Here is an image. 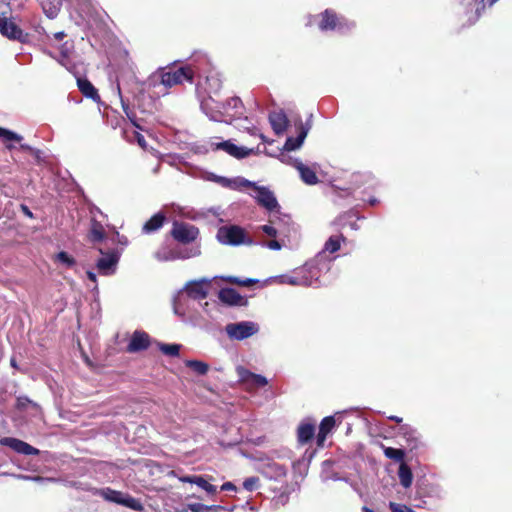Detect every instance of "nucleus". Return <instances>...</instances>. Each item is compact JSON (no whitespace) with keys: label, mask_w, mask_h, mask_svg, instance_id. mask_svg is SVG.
Instances as JSON below:
<instances>
[{"label":"nucleus","mask_w":512,"mask_h":512,"mask_svg":"<svg viewBox=\"0 0 512 512\" xmlns=\"http://www.w3.org/2000/svg\"><path fill=\"white\" fill-rule=\"evenodd\" d=\"M260 330L259 325L253 321H240L229 323L225 326V332L231 340L242 341L254 336Z\"/></svg>","instance_id":"0eeeda50"},{"label":"nucleus","mask_w":512,"mask_h":512,"mask_svg":"<svg viewBox=\"0 0 512 512\" xmlns=\"http://www.w3.org/2000/svg\"><path fill=\"white\" fill-rule=\"evenodd\" d=\"M198 478H199V476H197V475H188V476L180 477L179 480L181 482H184V483H191V484H195L196 485L197 484V480L196 479H198Z\"/></svg>","instance_id":"603ef678"},{"label":"nucleus","mask_w":512,"mask_h":512,"mask_svg":"<svg viewBox=\"0 0 512 512\" xmlns=\"http://www.w3.org/2000/svg\"><path fill=\"white\" fill-rule=\"evenodd\" d=\"M185 365L198 375H205L209 370L208 364L199 360H187Z\"/></svg>","instance_id":"e433bc0d"},{"label":"nucleus","mask_w":512,"mask_h":512,"mask_svg":"<svg viewBox=\"0 0 512 512\" xmlns=\"http://www.w3.org/2000/svg\"><path fill=\"white\" fill-rule=\"evenodd\" d=\"M315 426L310 422H302L298 427V441L302 444L310 441L314 435Z\"/></svg>","instance_id":"7c9ffc66"},{"label":"nucleus","mask_w":512,"mask_h":512,"mask_svg":"<svg viewBox=\"0 0 512 512\" xmlns=\"http://www.w3.org/2000/svg\"><path fill=\"white\" fill-rule=\"evenodd\" d=\"M345 238L342 235H332L328 238V240L325 242L324 249L320 252L324 255V259L321 263L324 261H328L326 258V252L329 253H335L340 249L341 242H344ZM329 262L331 263V259H329Z\"/></svg>","instance_id":"a878e982"},{"label":"nucleus","mask_w":512,"mask_h":512,"mask_svg":"<svg viewBox=\"0 0 512 512\" xmlns=\"http://www.w3.org/2000/svg\"><path fill=\"white\" fill-rule=\"evenodd\" d=\"M187 508L191 512H209L210 510H219V509H221L220 506H215V505L207 506V505H204V504H201V503H189L187 505Z\"/></svg>","instance_id":"ea45409f"},{"label":"nucleus","mask_w":512,"mask_h":512,"mask_svg":"<svg viewBox=\"0 0 512 512\" xmlns=\"http://www.w3.org/2000/svg\"><path fill=\"white\" fill-rule=\"evenodd\" d=\"M72 53L73 45L65 42L60 48V56L57 61L70 73L77 75L79 73L78 64L72 59Z\"/></svg>","instance_id":"f3484780"},{"label":"nucleus","mask_w":512,"mask_h":512,"mask_svg":"<svg viewBox=\"0 0 512 512\" xmlns=\"http://www.w3.org/2000/svg\"><path fill=\"white\" fill-rule=\"evenodd\" d=\"M206 78V90L209 95L217 94L222 88V80L220 76L215 72H210L205 76Z\"/></svg>","instance_id":"c756f323"},{"label":"nucleus","mask_w":512,"mask_h":512,"mask_svg":"<svg viewBox=\"0 0 512 512\" xmlns=\"http://www.w3.org/2000/svg\"><path fill=\"white\" fill-rule=\"evenodd\" d=\"M210 146L212 150H222L236 159L246 158L252 154L258 153L259 151L258 148L255 150L253 148H247L245 146H238L234 144L231 140H226L217 143L212 142Z\"/></svg>","instance_id":"1a4fd4ad"},{"label":"nucleus","mask_w":512,"mask_h":512,"mask_svg":"<svg viewBox=\"0 0 512 512\" xmlns=\"http://www.w3.org/2000/svg\"><path fill=\"white\" fill-rule=\"evenodd\" d=\"M197 480V486L206 491L208 494L214 495L217 492V487L215 485H212L208 483V481L202 477L199 476Z\"/></svg>","instance_id":"a19ab883"},{"label":"nucleus","mask_w":512,"mask_h":512,"mask_svg":"<svg viewBox=\"0 0 512 512\" xmlns=\"http://www.w3.org/2000/svg\"><path fill=\"white\" fill-rule=\"evenodd\" d=\"M217 239L221 244L230 246L253 245L252 238L240 226L226 225L222 226L217 231Z\"/></svg>","instance_id":"7ed1b4c3"},{"label":"nucleus","mask_w":512,"mask_h":512,"mask_svg":"<svg viewBox=\"0 0 512 512\" xmlns=\"http://www.w3.org/2000/svg\"><path fill=\"white\" fill-rule=\"evenodd\" d=\"M87 276H88V278H89L92 282L96 283V274H95V273H93V272H91V271H88V272H87Z\"/></svg>","instance_id":"680f3d73"},{"label":"nucleus","mask_w":512,"mask_h":512,"mask_svg":"<svg viewBox=\"0 0 512 512\" xmlns=\"http://www.w3.org/2000/svg\"><path fill=\"white\" fill-rule=\"evenodd\" d=\"M277 282L280 284H288L292 286H300L299 278L297 275V269L293 270L290 274L280 275L277 278Z\"/></svg>","instance_id":"4c0bfd02"},{"label":"nucleus","mask_w":512,"mask_h":512,"mask_svg":"<svg viewBox=\"0 0 512 512\" xmlns=\"http://www.w3.org/2000/svg\"><path fill=\"white\" fill-rule=\"evenodd\" d=\"M0 32L10 39H18L22 35L21 29L8 19H0Z\"/></svg>","instance_id":"b1692460"},{"label":"nucleus","mask_w":512,"mask_h":512,"mask_svg":"<svg viewBox=\"0 0 512 512\" xmlns=\"http://www.w3.org/2000/svg\"><path fill=\"white\" fill-rule=\"evenodd\" d=\"M282 162L292 165L297 169L302 181L308 185H315L318 183L319 179L315 173V171L305 164L302 163L299 159H293L291 157H287L282 155Z\"/></svg>","instance_id":"2eb2a0df"},{"label":"nucleus","mask_w":512,"mask_h":512,"mask_svg":"<svg viewBox=\"0 0 512 512\" xmlns=\"http://www.w3.org/2000/svg\"><path fill=\"white\" fill-rule=\"evenodd\" d=\"M0 445L7 446L11 448L13 451L23 455H38L40 453V451L37 448L31 446L27 442H24L14 437L1 438Z\"/></svg>","instance_id":"dca6fc26"},{"label":"nucleus","mask_w":512,"mask_h":512,"mask_svg":"<svg viewBox=\"0 0 512 512\" xmlns=\"http://www.w3.org/2000/svg\"><path fill=\"white\" fill-rule=\"evenodd\" d=\"M14 477L16 479H20V480H31V478H32V476L24 475V474H17V475H14Z\"/></svg>","instance_id":"13d9d810"},{"label":"nucleus","mask_w":512,"mask_h":512,"mask_svg":"<svg viewBox=\"0 0 512 512\" xmlns=\"http://www.w3.org/2000/svg\"><path fill=\"white\" fill-rule=\"evenodd\" d=\"M22 210L28 217H32V213L27 206H22Z\"/></svg>","instance_id":"0e129e2a"},{"label":"nucleus","mask_w":512,"mask_h":512,"mask_svg":"<svg viewBox=\"0 0 512 512\" xmlns=\"http://www.w3.org/2000/svg\"><path fill=\"white\" fill-rule=\"evenodd\" d=\"M31 481H35V482H45V481H53V479L51 478H44V477H41V476H32L31 478Z\"/></svg>","instance_id":"4d7b16f0"},{"label":"nucleus","mask_w":512,"mask_h":512,"mask_svg":"<svg viewBox=\"0 0 512 512\" xmlns=\"http://www.w3.org/2000/svg\"><path fill=\"white\" fill-rule=\"evenodd\" d=\"M55 261L68 268L75 265V259L64 251H61L58 254H56Z\"/></svg>","instance_id":"58836bf2"},{"label":"nucleus","mask_w":512,"mask_h":512,"mask_svg":"<svg viewBox=\"0 0 512 512\" xmlns=\"http://www.w3.org/2000/svg\"><path fill=\"white\" fill-rule=\"evenodd\" d=\"M77 85L79 90L88 98H98V93L95 87L87 79L77 78Z\"/></svg>","instance_id":"f704fd0d"},{"label":"nucleus","mask_w":512,"mask_h":512,"mask_svg":"<svg viewBox=\"0 0 512 512\" xmlns=\"http://www.w3.org/2000/svg\"><path fill=\"white\" fill-rule=\"evenodd\" d=\"M10 363H11L12 367L17 368V363H16V360L14 358H11Z\"/></svg>","instance_id":"338daca9"},{"label":"nucleus","mask_w":512,"mask_h":512,"mask_svg":"<svg viewBox=\"0 0 512 512\" xmlns=\"http://www.w3.org/2000/svg\"><path fill=\"white\" fill-rule=\"evenodd\" d=\"M269 121L276 134L283 133L288 125L287 117L282 111L272 112L269 115Z\"/></svg>","instance_id":"5701e85b"},{"label":"nucleus","mask_w":512,"mask_h":512,"mask_svg":"<svg viewBox=\"0 0 512 512\" xmlns=\"http://www.w3.org/2000/svg\"><path fill=\"white\" fill-rule=\"evenodd\" d=\"M171 234L178 242L189 243L197 238L199 231L193 225L175 221L173 223Z\"/></svg>","instance_id":"4468645a"},{"label":"nucleus","mask_w":512,"mask_h":512,"mask_svg":"<svg viewBox=\"0 0 512 512\" xmlns=\"http://www.w3.org/2000/svg\"><path fill=\"white\" fill-rule=\"evenodd\" d=\"M101 257L96 262V268L99 274L104 276L113 275L116 272L121 252L118 248H109L105 250L103 245L96 247Z\"/></svg>","instance_id":"20e7f679"},{"label":"nucleus","mask_w":512,"mask_h":512,"mask_svg":"<svg viewBox=\"0 0 512 512\" xmlns=\"http://www.w3.org/2000/svg\"><path fill=\"white\" fill-rule=\"evenodd\" d=\"M398 477L404 488H409L411 486L413 475L410 467L405 462H402L399 466Z\"/></svg>","instance_id":"72a5a7b5"},{"label":"nucleus","mask_w":512,"mask_h":512,"mask_svg":"<svg viewBox=\"0 0 512 512\" xmlns=\"http://www.w3.org/2000/svg\"><path fill=\"white\" fill-rule=\"evenodd\" d=\"M47 15L49 18H54L56 17L57 15V9L56 7H54L53 9H51L50 11L47 12Z\"/></svg>","instance_id":"052dcab7"},{"label":"nucleus","mask_w":512,"mask_h":512,"mask_svg":"<svg viewBox=\"0 0 512 512\" xmlns=\"http://www.w3.org/2000/svg\"><path fill=\"white\" fill-rule=\"evenodd\" d=\"M198 478H199V476H197V475H188V476L180 477L179 480L181 482H184V483H191V484H195L196 485L197 484V480L196 479H198Z\"/></svg>","instance_id":"864d4df0"},{"label":"nucleus","mask_w":512,"mask_h":512,"mask_svg":"<svg viewBox=\"0 0 512 512\" xmlns=\"http://www.w3.org/2000/svg\"><path fill=\"white\" fill-rule=\"evenodd\" d=\"M202 111L213 121L223 122L224 116L232 115L228 108L221 107V103L216 101L211 95L201 101Z\"/></svg>","instance_id":"9b49d317"},{"label":"nucleus","mask_w":512,"mask_h":512,"mask_svg":"<svg viewBox=\"0 0 512 512\" xmlns=\"http://www.w3.org/2000/svg\"><path fill=\"white\" fill-rule=\"evenodd\" d=\"M321 20L318 24L321 31H338L344 33L354 27V23L346 20L343 17H338L332 10H325L321 15Z\"/></svg>","instance_id":"423d86ee"},{"label":"nucleus","mask_w":512,"mask_h":512,"mask_svg":"<svg viewBox=\"0 0 512 512\" xmlns=\"http://www.w3.org/2000/svg\"><path fill=\"white\" fill-rule=\"evenodd\" d=\"M236 371L240 383H242L247 390L264 387L268 383L266 377L255 374L242 366L237 367Z\"/></svg>","instance_id":"f8f14e48"},{"label":"nucleus","mask_w":512,"mask_h":512,"mask_svg":"<svg viewBox=\"0 0 512 512\" xmlns=\"http://www.w3.org/2000/svg\"><path fill=\"white\" fill-rule=\"evenodd\" d=\"M165 221V215L161 212L153 215L144 225V233H152L162 227Z\"/></svg>","instance_id":"473e14b6"},{"label":"nucleus","mask_w":512,"mask_h":512,"mask_svg":"<svg viewBox=\"0 0 512 512\" xmlns=\"http://www.w3.org/2000/svg\"><path fill=\"white\" fill-rule=\"evenodd\" d=\"M64 32H57L53 34L55 40L61 41L64 38Z\"/></svg>","instance_id":"bf43d9fd"},{"label":"nucleus","mask_w":512,"mask_h":512,"mask_svg":"<svg viewBox=\"0 0 512 512\" xmlns=\"http://www.w3.org/2000/svg\"><path fill=\"white\" fill-rule=\"evenodd\" d=\"M150 343L149 335L143 331H135L127 346V351L130 353L139 352L148 348Z\"/></svg>","instance_id":"aec40b11"},{"label":"nucleus","mask_w":512,"mask_h":512,"mask_svg":"<svg viewBox=\"0 0 512 512\" xmlns=\"http://www.w3.org/2000/svg\"><path fill=\"white\" fill-rule=\"evenodd\" d=\"M335 425V419L333 416H327L325 417L319 426V432L317 435V445L323 446L324 442L326 440L327 435L329 432L333 429Z\"/></svg>","instance_id":"393cba45"},{"label":"nucleus","mask_w":512,"mask_h":512,"mask_svg":"<svg viewBox=\"0 0 512 512\" xmlns=\"http://www.w3.org/2000/svg\"><path fill=\"white\" fill-rule=\"evenodd\" d=\"M241 122H243V124H238L239 128H243V129L247 130L250 134H253V135L256 133V128L250 127L248 125V124H250V122L247 118H244Z\"/></svg>","instance_id":"8fccbe9b"},{"label":"nucleus","mask_w":512,"mask_h":512,"mask_svg":"<svg viewBox=\"0 0 512 512\" xmlns=\"http://www.w3.org/2000/svg\"><path fill=\"white\" fill-rule=\"evenodd\" d=\"M307 133H308V129H305L303 126H301V130L298 134L297 137H288L286 142H285V145H284V150L285 151H294L296 149H299L306 136H307Z\"/></svg>","instance_id":"c85d7f7f"},{"label":"nucleus","mask_w":512,"mask_h":512,"mask_svg":"<svg viewBox=\"0 0 512 512\" xmlns=\"http://www.w3.org/2000/svg\"><path fill=\"white\" fill-rule=\"evenodd\" d=\"M383 452H384V455L391 460L400 462V464L402 462H404L405 452L402 449H397V448H393V447H384Z\"/></svg>","instance_id":"c9c22d12"},{"label":"nucleus","mask_w":512,"mask_h":512,"mask_svg":"<svg viewBox=\"0 0 512 512\" xmlns=\"http://www.w3.org/2000/svg\"><path fill=\"white\" fill-rule=\"evenodd\" d=\"M266 246L271 250H280L281 249V244L276 240H272V241L268 242Z\"/></svg>","instance_id":"5fc2aeb1"},{"label":"nucleus","mask_w":512,"mask_h":512,"mask_svg":"<svg viewBox=\"0 0 512 512\" xmlns=\"http://www.w3.org/2000/svg\"><path fill=\"white\" fill-rule=\"evenodd\" d=\"M389 509L391 512H416L411 507L402 504V503H396V502H389Z\"/></svg>","instance_id":"49530a36"},{"label":"nucleus","mask_w":512,"mask_h":512,"mask_svg":"<svg viewBox=\"0 0 512 512\" xmlns=\"http://www.w3.org/2000/svg\"><path fill=\"white\" fill-rule=\"evenodd\" d=\"M201 254L198 246L191 248H169L163 246L155 252V258L159 261H173L176 259H189Z\"/></svg>","instance_id":"6e6552de"},{"label":"nucleus","mask_w":512,"mask_h":512,"mask_svg":"<svg viewBox=\"0 0 512 512\" xmlns=\"http://www.w3.org/2000/svg\"><path fill=\"white\" fill-rule=\"evenodd\" d=\"M221 107L228 108L231 114L230 116H224V121L227 122L233 118L239 117L242 114V101L238 97H231L225 104H221Z\"/></svg>","instance_id":"cd10ccee"},{"label":"nucleus","mask_w":512,"mask_h":512,"mask_svg":"<svg viewBox=\"0 0 512 512\" xmlns=\"http://www.w3.org/2000/svg\"><path fill=\"white\" fill-rule=\"evenodd\" d=\"M261 230L271 237H275L277 235V230L271 225H263L261 226Z\"/></svg>","instance_id":"3c124183"},{"label":"nucleus","mask_w":512,"mask_h":512,"mask_svg":"<svg viewBox=\"0 0 512 512\" xmlns=\"http://www.w3.org/2000/svg\"><path fill=\"white\" fill-rule=\"evenodd\" d=\"M222 491H236V486L232 482H226L221 486Z\"/></svg>","instance_id":"6e6d98bb"},{"label":"nucleus","mask_w":512,"mask_h":512,"mask_svg":"<svg viewBox=\"0 0 512 512\" xmlns=\"http://www.w3.org/2000/svg\"><path fill=\"white\" fill-rule=\"evenodd\" d=\"M260 480L258 477H249V478H246L243 482V488L247 491H254L256 489L259 488L260 486Z\"/></svg>","instance_id":"c03bdc74"},{"label":"nucleus","mask_w":512,"mask_h":512,"mask_svg":"<svg viewBox=\"0 0 512 512\" xmlns=\"http://www.w3.org/2000/svg\"><path fill=\"white\" fill-rule=\"evenodd\" d=\"M476 3V17L474 21H476L483 10H485L486 7H491L495 2L498 0H474Z\"/></svg>","instance_id":"37998d69"},{"label":"nucleus","mask_w":512,"mask_h":512,"mask_svg":"<svg viewBox=\"0 0 512 512\" xmlns=\"http://www.w3.org/2000/svg\"><path fill=\"white\" fill-rule=\"evenodd\" d=\"M261 472L271 480H280L286 476L287 469L276 462H267L262 465Z\"/></svg>","instance_id":"4be33fe9"},{"label":"nucleus","mask_w":512,"mask_h":512,"mask_svg":"<svg viewBox=\"0 0 512 512\" xmlns=\"http://www.w3.org/2000/svg\"><path fill=\"white\" fill-rule=\"evenodd\" d=\"M97 494L108 502L125 506L134 511H142L144 506L139 499L130 496L128 493L113 490L111 488H102L98 490Z\"/></svg>","instance_id":"39448f33"},{"label":"nucleus","mask_w":512,"mask_h":512,"mask_svg":"<svg viewBox=\"0 0 512 512\" xmlns=\"http://www.w3.org/2000/svg\"><path fill=\"white\" fill-rule=\"evenodd\" d=\"M362 511H363V512H374L372 509H370V508H368V507H366V506H364V507L362 508Z\"/></svg>","instance_id":"774afa93"},{"label":"nucleus","mask_w":512,"mask_h":512,"mask_svg":"<svg viewBox=\"0 0 512 512\" xmlns=\"http://www.w3.org/2000/svg\"><path fill=\"white\" fill-rule=\"evenodd\" d=\"M204 179L219 184L222 187L229 188L232 190H241L248 185L252 184L251 181L243 177L227 178L224 176H218L214 173H206Z\"/></svg>","instance_id":"ddd939ff"},{"label":"nucleus","mask_w":512,"mask_h":512,"mask_svg":"<svg viewBox=\"0 0 512 512\" xmlns=\"http://www.w3.org/2000/svg\"><path fill=\"white\" fill-rule=\"evenodd\" d=\"M30 402V400L28 398H18V405L19 406H24L25 403H28Z\"/></svg>","instance_id":"e2e57ef3"},{"label":"nucleus","mask_w":512,"mask_h":512,"mask_svg":"<svg viewBox=\"0 0 512 512\" xmlns=\"http://www.w3.org/2000/svg\"><path fill=\"white\" fill-rule=\"evenodd\" d=\"M89 240L92 243H103L106 240L103 225L94 218L91 220Z\"/></svg>","instance_id":"bb28decb"},{"label":"nucleus","mask_w":512,"mask_h":512,"mask_svg":"<svg viewBox=\"0 0 512 512\" xmlns=\"http://www.w3.org/2000/svg\"><path fill=\"white\" fill-rule=\"evenodd\" d=\"M224 279L230 283L238 284L240 286H245V287L251 286L257 282V280H254L251 278L240 279L238 277H233V276H229Z\"/></svg>","instance_id":"a18cd8bd"},{"label":"nucleus","mask_w":512,"mask_h":512,"mask_svg":"<svg viewBox=\"0 0 512 512\" xmlns=\"http://www.w3.org/2000/svg\"><path fill=\"white\" fill-rule=\"evenodd\" d=\"M209 66V59L205 55H201L193 63L180 67L175 71H164L160 69L153 73L144 85L149 89H158L154 91V94L157 96L166 95L169 88L182 84L184 81L192 82L196 75L202 77L203 74L208 72L207 67Z\"/></svg>","instance_id":"f257e3e1"},{"label":"nucleus","mask_w":512,"mask_h":512,"mask_svg":"<svg viewBox=\"0 0 512 512\" xmlns=\"http://www.w3.org/2000/svg\"><path fill=\"white\" fill-rule=\"evenodd\" d=\"M0 139L6 143V148L8 150H12L14 148L12 142L20 143L23 140V137L14 131L0 127Z\"/></svg>","instance_id":"2f4dec72"},{"label":"nucleus","mask_w":512,"mask_h":512,"mask_svg":"<svg viewBox=\"0 0 512 512\" xmlns=\"http://www.w3.org/2000/svg\"><path fill=\"white\" fill-rule=\"evenodd\" d=\"M180 345L179 344H160L159 348L160 350L169 356H177L180 351Z\"/></svg>","instance_id":"79ce46f5"},{"label":"nucleus","mask_w":512,"mask_h":512,"mask_svg":"<svg viewBox=\"0 0 512 512\" xmlns=\"http://www.w3.org/2000/svg\"><path fill=\"white\" fill-rule=\"evenodd\" d=\"M210 280L203 278L199 281H193L186 285L185 290L189 297L195 300L205 299L208 294Z\"/></svg>","instance_id":"6ab92c4d"},{"label":"nucleus","mask_w":512,"mask_h":512,"mask_svg":"<svg viewBox=\"0 0 512 512\" xmlns=\"http://www.w3.org/2000/svg\"><path fill=\"white\" fill-rule=\"evenodd\" d=\"M389 419L392 420V421H395L397 423H401L402 422V418L398 417V416H389Z\"/></svg>","instance_id":"69168bd1"},{"label":"nucleus","mask_w":512,"mask_h":512,"mask_svg":"<svg viewBox=\"0 0 512 512\" xmlns=\"http://www.w3.org/2000/svg\"><path fill=\"white\" fill-rule=\"evenodd\" d=\"M324 255L318 253L317 256L307 262L304 266L297 268V275L299 278L300 286H313L319 282V279L324 272L330 270V262L324 261Z\"/></svg>","instance_id":"f03ea898"},{"label":"nucleus","mask_w":512,"mask_h":512,"mask_svg":"<svg viewBox=\"0 0 512 512\" xmlns=\"http://www.w3.org/2000/svg\"><path fill=\"white\" fill-rule=\"evenodd\" d=\"M221 302L230 306H242L246 304V299L233 288H223L219 291Z\"/></svg>","instance_id":"412c9836"},{"label":"nucleus","mask_w":512,"mask_h":512,"mask_svg":"<svg viewBox=\"0 0 512 512\" xmlns=\"http://www.w3.org/2000/svg\"><path fill=\"white\" fill-rule=\"evenodd\" d=\"M20 148L31 152L35 156L36 159H40V154H41L40 150L35 149L28 144H21Z\"/></svg>","instance_id":"09e8293b"},{"label":"nucleus","mask_w":512,"mask_h":512,"mask_svg":"<svg viewBox=\"0 0 512 512\" xmlns=\"http://www.w3.org/2000/svg\"><path fill=\"white\" fill-rule=\"evenodd\" d=\"M247 187L253 188L252 196L256 199L257 203L269 211H274L279 208L278 202L274 193L265 186H259L256 183L252 182V184Z\"/></svg>","instance_id":"9d476101"},{"label":"nucleus","mask_w":512,"mask_h":512,"mask_svg":"<svg viewBox=\"0 0 512 512\" xmlns=\"http://www.w3.org/2000/svg\"><path fill=\"white\" fill-rule=\"evenodd\" d=\"M398 434L404 439L410 450L418 449L422 446L419 432L412 426L405 424L399 428Z\"/></svg>","instance_id":"a211bd4d"},{"label":"nucleus","mask_w":512,"mask_h":512,"mask_svg":"<svg viewBox=\"0 0 512 512\" xmlns=\"http://www.w3.org/2000/svg\"><path fill=\"white\" fill-rule=\"evenodd\" d=\"M116 93H117L118 97L121 100L122 108H123L125 114L127 115V117H129L131 119V115H130V112H129V107L125 103V101H124V99L122 97L121 88H120V84L119 83L116 84Z\"/></svg>","instance_id":"de8ad7c7"}]
</instances>
